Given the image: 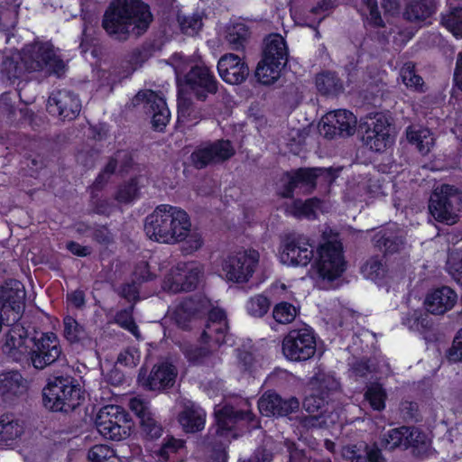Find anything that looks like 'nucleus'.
I'll use <instances>...</instances> for the list:
<instances>
[{
    "label": "nucleus",
    "instance_id": "nucleus-3",
    "mask_svg": "<svg viewBox=\"0 0 462 462\" xmlns=\"http://www.w3.org/2000/svg\"><path fill=\"white\" fill-rule=\"evenodd\" d=\"M191 226L189 215L171 205H160L144 221V232L153 241L176 244L184 241Z\"/></svg>",
    "mask_w": 462,
    "mask_h": 462
},
{
    "label": "nucleus",
    "instance_id": "nucleus-10",
    "mask_svg": "<svg viewBox=\"0 0 462 462\" xmlns=\"http://www.w3.org/2000/svg\"><path fill=\"white\" fill-rule=\"evenodd\" d=\"M33 346L30 352V365L42 370L59 360L62 350L58 337L53 333H42L32 338Z\"/></svg>",
    "mask_w": 462,
    "mask_h": 462
},
{
    "label": "nucleus",
    "instance_id": "nucleus-26",
    "mask_svg": "<svg viewBox=\"0 0 462 462\" xmlns=\"http://www.w3.org/2000/svg\"><path fill=\"white\" fill-rule=\"evenodd\" d=\"M457 294L449 287L443 286L430 293L425 300L426 310L433 315H443L457 301Z\"/></svg>",
    "mask_w": 462,
    "mask_h": 462
},
{
    "label": "nucleus",
    "instance_id": "nucleus-58",
    "mask_svg": "<svg viewBox=\"0 0 462 462\" xmlns=\"http://www.w3.org/2000/svg\"><path fill=\"white\" fill-rule=\"evenodd\" d=\"M447 268L449 274L462 283V252H452L448 258Z\"/></svg>",
    "mask_w": 462,
    "mask_h": 462
},
{
    "label": "nucleus",
    "instance_id": "nucleus-39",
    "mask_svg": "<svg viewBox=\"0 0 462 462\" xmlns=\"http://www.w3.org/2000/svg\"><path fill=\"white\" fill-rule=\"evenodd\" d=\"M285 64V61H265L262 60L257 65L255 75L261 83L264 85L272 84L279 78L280 72Z\"/></svg>",
    "mask_w": 462,
    "mask_h": 462
},
{
    "label": "nucleus",
    "instance_id": "nucleus-50",
    "mask_svg": "<svg viewBox=\"0 0 462 462\" xmlns=\"http://www.w3.org/2000/svg\"><path fill=\"white\" fill-rule=\"evenodd\" d=\"M385 134H377L373 131H365L362 141L370 150L381 152H383L392 143V137H385Z\"/></svg>",
    "mask_w": 462,
    "mask_h": 462
},
{
    "label": "nucleus",
    "instance_id": "nucleus-62",
    "mask_svg": "<svg viewBox=\"0 0 462 462\" xmlns=\"http://www.w3.org/2000/svg\"><path fill=\"white\" fill-rule=\"evenodd\" d=\"M400 413L404 421H418L420 418L417 402L403 401L400 404Z\"/></svg>",
    "mask_w": 462,
    "mask_h": 462
},
{
    "label": "nucleus",
    "instance_id": "nucleus-20",
    "mask_svg": "<svg viewBox=\"0 0 462 462\" xmlns=\"http://www.w3.org/2000/svg\"><path fill=\"white\" fill-rule=\"evenodd\" d=\"M314 176L313 168H299L287 171L282 177L283 187L281 196L292 198L296 189H300L303 193L312 192L317 187Z\"/></svg>",
    "mask_w": 462,
    "mask_h": 462
},
{
    "label": "nucleus",
    "instance_id": "nucleus-4",
    "mask_svg": "<svg viewBox=\"0 0 462 462\" xmlns=\"http://www.w3.org/2000/svg\"><path fill=\"white\" fill-rule=\"evenodd\" d=\"M82 400L79 384L71 376L55 377L42 390V404L51 411H73Z\"/></svg>",
    "mask_w": 462,
    "mask_h": 462
},
{
    "label": "nucleus",
    "instance_id": "nucleus-64",
    "mask_svg": "<svg viewBox=\"0 0 462 462\" xmlns=\"http://www.w3.org/2000/svg\"><path fill=\"white\" fill-rule=\"evenodd\" d=\"M447 357L451 362H462V328L455 336L452 346L447 351Z\"/></svg>",
    "mask_w": 462,
    "mask_h": 462
},
{
    "label": "nucleus",
    "instance_id": "nucleus-40",
    "mask_svg": "<svg viewBox=\"0 0 462 462\" xmlns=\"http://www.w3.org/2000/svg\"><path fill=\"white\" fill-rule=\"evenodd\" d=\"M204 117L201 110L196 106L192 100L182 95L178 97V119L181 122L197 124Z\"/></svg>",
    "mask_w": 462,
    "mask_h": 462
},
{
    "label": "nucleus",
    "instance_id": "nucleus-11",
    "mask_svg": "<svg viewBox=\"0 0 462 462\" xmlns=\"http://www.w3.org/2000/svg\"><path fill=\"white\" fill-rule=\"evenodd\" d=\"M143 106L146 114L152 116V127L162 130L170 120V111L165 100L150 89L140 90L128 104L129 107Z\"/></svg>",
    "mask_w": 462,
    "mask_h": 462
},
{
    "label": "nucleus",
    "instance_id": "nucleus-59",
    "mask_svg": "<svg viewBox=\"0 0 462 462\" xmlns=\"http://www.w3.org/2000/svg\"><path fill=\"white\" fill-rule=\"evenodd\" d=\"M128 158V153L124 151H118L115 156L111 157L106 165L104 171L97 176L96 181L101 183L106 181V178L112 175L117 167L119 162H123Z\"/></svg>",
    "mask_w": 462,
    "mask_h": 462
},
{
    "label": "nucleus",
    "instance_id": "nucleus-21",
    "mask_svg": "<svg viewBox=\"0 0 462 462\" xmlns=\"http://www.w3.org/2000/svg\"><path fill=\"white\" fill-rule=\"evenodd\" d=\"M300 402L295 397L283 399L272 392L265 393L258 401L260 412L264 416H287L299 410Z\"/></svg>",
    "mask_w": 462,
    "mask_h": 462
},
{
    "label": "nucleus",
    "instance_id": "nucleus-47",
    "mask_svg": "<svg viewBox=\"0 0 462 462\" xmlns=\"http://www.w3.org/2000/svg\"><path fill=\"white\" fill-rule=\"evenodd\" d=\"M27 332L24 330V328L15 326L8 332L5 341L10 343L13 347L14 346L22 352L23 356L27 357L28 363L30 364L31 348H29L25 344Z\"/></svg>",
    "mask_w": 462,
    "mask_h": 462
},
{
    "label": "nucleus",
    "instance_id": "nucleus-43",
    "mask_svg": "<svg viewBox=\"0 0 462 462\" xmlns=\"http://www.w3.org/2000/svg\"><path fill=\"white\" fill-rule=\"evenodd\" d=\"M361 272L367 279L377 281L383 279L387 268L383 257L372 256L361 267Z\"/></svg>",
    "mask_w": 462,
    "mask_h": 462
},
{
    "label": "nucleus",
    "instance_id": "nucleus-44",
    "mask_svg": "<svg viewBox=\"0 0 462 462\" xmlns=\"http://www.w3.org/2000/svg\"><path fill=\"white\" fill-rule=\"evenodd\" d=\"M249 37V31L244 23H236L226 29V40L233 50L244 48Z\"/></svg>",
    "mask_w": 462,
    "mask_h": 462
},
{
    "label": "nucleus",
    "instance_id": "nucleus-51",
    "mask_svg": "<svg viewBox=\"0 0 462 462\" xmlns=\"http://www.w3.org/2000/svg\"><path fill=\"white\" fill-rule=\"evenodd\" d=\"M17 7L10 3L0 5V31L9 32L14 29L17 23Z\"/></svg>",
    "mask_w": 462,
    "mask_h": 462
},
{
    "label": "nucleus",
    "instance_id": "nucleus-52",
    "mask_svg": "<svg viewBox=\"0 0 462 462\" xmlns=\"http://www.w3.org/2000/svg\"><path fill=\"white\" fill-rule=\"evenodd\" d=\"M89 462H117L115 451L106 445H95L88 452Z\"/></svg>",
    "mask_w": 462,
    "mask_h": 462
},
{
    "label": "nucleus",
    "instance_id": "nucleus-7",
    "mask_svg": "<svg viewBox=\"0 0 462 462\" xmlns=\"http://www.w3.org/2000/svg\"><path fill=\"white\" fill-rule=\"evenodd\" d=\"M95 423L98 432L106 439L119 441L130 436L131 420L120 406L102 407L97 414Z\"/></svg>",
    "mask_w": 462,
    "mask_h": 462
},
{
    "label": "nucleus",
    "instance_id": "nucleus-48",
    "mask_svg": "<svg viewBox=\"0 0 462 462\" xmlns=\"http://www.w3.org/2000/svg\"><path fill=\"white\" fill-rule=\"evenodd\" d=\"M407 430V426L390 430L381 439V446L389 450H394L395 448L403 449L404 435Z\"/></svg>",
    "mask_w": 462,
    "mask_h": 462
},
{
    "label": "nucleus",
    "instance_id": "nucleus-16",
    "mask_svg": "<svg viewBox=\"0 0 462 462\" xmlns=\"http://www.w3.org/2000/svg\"><path fill=\"white\" fill-rule=\"evenodd\" d=\"M356 117L350 111L336 110L328 113L322 118L319 133L328 139L350 136L356 132Z\"/></svg>",
    "mask_w": 462,
    "mask_h": 462
},
{
    "label": "nucleus",
    "instance_id": "nucleus-29",
    "mask_svg": "<svg viewBox=\"0 0 462 462\" xmlns=\"http://www.w3.org/2000/svg\"><path fill=\"white\" fill-rule=\"evenodd\" d=\"M22 374L17 371H9L0 374V397L8 404L14 401L24 392V383Z\"/></svg>",
    "mask_w": 462,
    "mask_h": 462
},
{
    "label": "nucleus",
    "instance_id": "nucleus-54",
    "mask_svg": "<svg viewBox=\"0 0 462 462\" xmlns=\"http://www.w3.org/2000/svg\"><path fill=\"white\" fill-rule=\"evenodd\" d=\"M296 308L289 303L282 301L277 304L273 311V319L281 324L291 323L296 317Z\"/></svg>",
    "mask_w": 462,
    "mask_h": 462
},
{
    "label": "nucleus",
    "instance_id": "nucleus-38",
    "mask_svg": "<svg viewBox=\"0 0 462 462\" xmlns=\"http://www.w3.org/2000/svg\"><path fill=\"white\" fill-rule=\"evenodd\" d=\"M321 200L310 198L306 200L296 199L287 207V212L296 218H316L317 210L320 208Z\"/></svg>",
    "mask_w": 462,
    "mask_h": 462
},
{
    "label": "nucleus",
    "instance_id": "nucleus-14",
    "mask_svg": "<svg viewBox=\"0 0 462 462\" xmlns=\"http://www.w3.org/2000/svg\"><path fill=\"white\" fill-rule=\"evenodd\" d=\"M235 154V149L228 140H217L213 143L198 146L190 155L192 164L197 169H203L209 164L227 161Z\"/></svg>",
    "mask_w": 462,
    "mask_h": 462
},
{
    "label": "nucleus",
    "instance_id": "nucleus-37",
    "mask_svg": "<svg viewBox=\"0 0 462 462\" xmlns=\"http://www.w3.org/2000/svg\"><path fill=\"white\" fill-rule=\"evenodd\" d=\"M406 135L409 143L414 144L423 155L427 154L434 145L433 134L428 128L410 126L407 128Z\"/></svg>",
    "mask_w": 462,
    "mask_h": 462
},
{
    "label": "nucleus",
    "instance_id": "nucleus-55",
    "mask_svg": "<svg viewBox=\"0 0 462 462\" xmlns=\"http://www.w3.org/2000/svg\"><path fill=\"white\" fill-rule=\"evenodd\" d=\"M178 22L181 32L190 36L197 34L202 27L201 18L199 15L186 16L179 14Z\"/></svg>",
    "mask_w": 462,
    "mask_h": 462
},
{
    "label": "nucleus",
    "instance_id": "nucleus-56",
    "mask_svg": "<svg viewBox=\"0 0 462 462\" xmlns=\"http://www.w3.org/2000/svg\"><path fill=\"white\" fill-rule=\"evenodd\" d=\"M133 306L129 308V310H123L118 311L116 314L115 321L117 323L120 327L127 329L130 331L134 337H139V330L138 327L136 326L133 316H132V310Z\"/></svg>",
    "mask_w": 462,
    "mask_h": 462
},
{
    "label": "nucleus",
    "instance_id": "nucleus-6",
    "mask_svg": "<svg viewBox=\"0 0 462 462\" xmlns=\"http://www.w3.org/2000/svg\"><path fill=\"white\" fill-rule=\"evenodd\" d=\"M343 246L338 240V234L329 230L328 240L318 248L316 267L323 280L333 281L345 271Z\"/></svg>",
    "mask_w": 462,
    "mask_h": 462
},
{
    "label": "nucleus",
    "instance_id": "nucleus-61",
    "mask_svg": "<svg viewBox=\"0 0 462 462\" xmlns=\"http://www.w3.org/2000/svg\"><path fill=\"white\" fill-rule=\"evenodd\" d=\"M316 185H330L338 176L340 168H313Z\"/></svg>",
    "mask_w": 462,
    "mask_h": 462
},
{
    "label": "nucleus",
    "instance_id": "nucleus-35",
    "mask_svg": "<svg viewBox=\"0 0 462 462\" xmlns=\"http://www.w3.org/2000/svg\"><path fill=\"white\" fill-rule=\"evenodd\" d=\"M265 61H285L288 51L284 39L279 34H271L264 40L263 59Z\"/></svg>",
    "mask_w": 462,
    "mask_h": 462
},
{
    "label": "nucleus",
    "instance_id": "nucleus-5",
    "mask_svg": "<svg viewBox=\"0 0 462 462\" xmlns=\"http://www.w3.org/2000/svg\"><path fill=\"white\" fill-rule=\"evenodd\" d=\"M429 209L437 221L447 225L456 224L462 211V191L454 186L443 184L430 197Z\"/></svg>",
    "mask_w": 462,
    "mask_h": 462
},
{
    "label": "nucleus",
    "instance_id": "nucleus-9",
    "mask_svg": "<svg viewBox=\"0 0 462 462\" xmlns=\"http://www.w3.org/2000/svg\"><path fill=\"white\" fill-rule=\"evenodd\" d=\"M315 352V337L307 328L291 330L282 340V353L291 361H306Z\"/></svg>",
    "mask_w": 462,
    "mask_h": 462
},
{
    "label": "nucleus",
    "instance_id": "nucleus-53",
    "mask_svg": "<svg viewBox=\"0 0 462 462\" xmlns=\"http://www.w3.org/2000/svg\"><path fill=\"white\" fill-rule=\"evenodd\" d=\"M365 396L374 410L381 411L384 409L386 393L384 392L381 384H370L367 387Z\"/></svg>",
    "mask_w": 462,
    "mask_h": 462
},
{
    "label": "nucleus",
    "instance_id": "nucleus-27",
    "mask_svg": "<svg viewBox=\"0 0 462 462\" xmlns=\"http://www.w3.org/2000/svg\"><path fill=\"white\" fill-rule=\"evenodd\" d=\"M227 330L226 314L222 310L214 309L208 313V319L201 334L204 342L214 341L217 345L225 342Z\"/></svg>",
    "mask_w": 462,
    "mask_h": 462
},
{
    "label": "nucleus",
    "instance_id": "nucleus-18",
    "mask_svg": "<svg viewBox=\"0 0 462 462\" xmlns=\"http://www.w3.org/2000/svg\"><path fill=\"white\" fill-rule=\"evenodd\" d=\"M186 84L199 101H205L208 94H216L217 83L209 69L194 66L185 76Z\"/></svg>",
    "mask_w": 462,
    "mask_h": 462
},
{
    "label": "nucleus",
    "instance_id": "nucleus-25",
    "mask_svg": "<svg viewBox=\"0 0 462 462\" xmlns=\"http://www.w3.org/2000/svg\"><path fill=\"white\" fill-rule=\"evenodd\" d=\"M181 411L178 420L187 433H195L204 429L206 412L202 408L190 400L180 402Z\"/></svg>",
    "mask_w": 462,
    "mask_h": 462
},
{
    "label": "nucleus",
    "instance_id": "nucleus-28",
    "mask_svg": "<svg viewBox=\"0 0 462 462\" xmlns=\"http://www.w3.org/2000/svg\"><path fill=\"white\" fill-rule=\"evenodd\" d=\"M25 291L22 282L10 281L0 287V306L10 309L17 314L24 305Z\"/></svg>",
    "mask_w": 462,
    "mask_h": 462
},
{
    "label": "nucleus",
    "instance_id": "nucleus-22",
    "mask_svg": "<svg viewBox=\"0 0 462 462\" xmlns=\"http://www.w3.org/2000/svg\"><path fill=\"white\" fill-rule=\"evenodd\" d=\"M219 76L232 85L243 83L249 75L247 64L236 54L226 53L217 62Z\"/></svg>",
    "mask_w": 462,
    "mask_h": 462
},
{
    "label": "nucleus",
    "instance_id": "nucleus-32",
    "mask_svg": "<svg viewBox=\"0 0 462 462\" xmlns=\"http://www.w3.org/2000/svg\"><path fill=\"white\" fill-rule=\"evenodd\" d=\"M436 11L434 0H406L403 18L410 23H421Z\"/></svg>",
    "mask_w": 462,
    "mask_h": 462
},
{
    "label": "nucleus",
    "instance_id": "nucleus-41",
    "mask_svg": "<svg viewBox=\"0 0 462 462\" xmlns=\"http://www.w3.org/2000/svg\"><path fill=\"white\" fill-rule=\"evenodd\" d=\"M63 326V335L70 344L83 343L88 339L86 329L74 318L70 316L64 318Z\"/></svg>",
    "mask_w": 462,
    "mask_h": 462
},
{
    "label": "nucleus",
    "instance_id": "nucleus-2",
    "mask_svg": "<svg viewBox=\"0 0 462 462\" xmlns=\"http://www.w3.org/2000/svg\"><path fill=\"white\" fill-rule=\"evenodd\" d=\"M339 383L331 375L319 374L310 382V393L303 401V408L309 413L319 412L303 418L306 428H328L337 420L332 396L338 391Z\"/></svg>",
    "mask_w": 462,
    "mask_h": 462
},
{
    "label": "nucleus",
    "instance_id": "nucleus-49",
    "mask_svg": "<svg viewBox=\"0 0 462 462\" xmlns=\"http://www.w3.org/2000/svg\"><path fill=\"white\" fill-rule=\"evenodd\" d=\"M139 189L138 179L133 178L118 187L115 199L120 203H131L139 197Z\"/></svg>",
    "mask_w": 462,
    "mask_h": 462
},
{
    "label": "nucleus",
    "instance_id": "nucleus-13",
    "mask_svg": "<svg viewBox=\"0 0 462 462\" xmlns=\"http://www.w3.org/2000/svg\"><path fill=\"white\" fill-rule=\"evenodd\" d=\"M22 60L25 69L29 71L46 69L59 77L65 71L64 61L57 56L53 48L47 43L34 46L32 53L24 54Z\"/></svg>",
    "mask_w": 462,
    "mask_h": 462
},
{
    "label": "nucleus",
    "instance_id": "nucleus-57",
    "mask_svg": "<svg viewBox=\"0 0 462 462\" xmlns=\"http://www.w3.org/2000/svg\"><path fill=\"white\" fill-rule=\"evenodd\" d=\"M270 300L263 295H256L250 299L247 304L248 312L254 317H263L269 310Z\"/></svg>",
    "mask_w": 462,
    "mask_h": 462
},
{
    "label": "nucleus",
    "instance_id": "nucleus-8",
    "mask_svg": "<svg viewBox=\"0 0 462 462\" xmlns=\"http://www.w3.org/2000/svg\"><path fill=\"white\" fill-rule=\"evenodd\" d=\"M202 273V267L196 263H180L165 275L162 288L172 293L190 291L199 284Z\"/></svg>",
    "mask_w": 462,
    "mask_h": 462
},
{
    "label": "nucleus",
    "instance_id": "nucleus-34",
    "mask_svg": "<svg viewBox=\"0 0 462 462\" xmlns=\"http://www.w3.org/2000/svg\"><path fill=\"white\" fill-rule=\"evenodd\" d=\"M404 435L403 449H411L413 456L422 457L428 455L430 448V441L427 435L416 427H408Z\"/></svg>",
    "mask_w": 462,
    "mask_h": 462
},
{
    "label": "nucleus",
    "instance_id": "nucleus-24",
    "mask_svg": "<svg viewBox=\"0 0 462 462\" xmlns=\"http://www.w3.org/2000/svg\"><path fill=\"white\" fill-rule=\"evenodd\" d=\"M372 242L383 255L393 254L404 248L405 233L396 226H388L376 232Z\"/></svg>",
    "mask_w": 462,
    "mask_h": 462
},
{
    "label": "nucleus",
    "instance_id": "nucleus-19",
    "mask_svg": "<svg viewBox=\"0 0 462 462\" xmlns=\"http://www.w3.org/2000/svg\"><path fill=\"white\" fill-rule=\"evenodd\" d=\"M177 376V370L174 365L169 363H161L155 365L150 374L146 376V372L140 370L138 382L152 391H162L173 386Z\"/></svg>",
    "mask_w": 462,
    "mask_h": 462
},
{
    "label": "nucleus",
    "instance_id": "nucleus-45",
    "mask_svg": "<svg viewBox=\"0 0 462 462\" xmlns=\"http://www.w3.org/2000/svg\"><path fill=\"white\" fill-rule=\"evenodd\" d=\"M441 24L457 37H462V6L451 7L441 15Z\"/></svg>",
    "mask_w": 462,
    "mask_h": 462
},
{
    "label": "nucleus",
    "instance_id": "nucleus-63",
    "mask_svg": "<svg viewBox=\"0 0 462 462\" xmlns=\"http://www.w3.org/2000/svg\"><path fill=\"white\" fill-rule=\"evenodd\" d=\"M139 287L137 281L133 280L131 282L123 283L116 292L129 302H136L140 299Z\"/></svg>",
    "mask_w": 462,
    "mask_h": 462
},
{
    "label": "nucleus",
    "instance_id": "nucleus-12",
    "mask_svg": "<svg viewBox=\"0 0 462 462\" xmlns=\"http://www.w3.org/2000/svg\"><path fill=\"white\" fill-rule=\"evenodd\" d=\"M259 261L257 251L239 252L228 255L222 263V271L228 281L245 282L254 273Z\"/></svg>",
    "mask_w": 462,
    "mask_h": 462
},
{
    "label": "nucleus",
    "instance_id": "nucleus-15",
    "mask_svg": "<svg viewBox=\"0 0 462 462\" xmlns=\"http://www.w3.org/2000/svg\"><path fill=\"white\" fill-rule=\"evenodd\" d=\"M313 256V248L304 236L289 235L283 239L280 252V259L282 263L292 266H307Z\"/></svg>",
    "mask_w": 462,
    "mask_h": 462
},
{
    "label": "nucleus",
    "instance_id": "nucleus-30",
    "mask_svg": "<svg viewBox=\"0 0 462 462\" xmlns=\"http://www.w3.org/2000/svg\"><path fill=\"white\" fill-rule=\"evenodd\" d=\"M199 302L194 299H185L171 311V319L181 329L188 330L199 314Z\"/></svg>",
    "mask_w": 462,
    "mask_h": 462
},
{
    "label": "nucleus",
    "instance_id": "nucleus-17",
    "mask_svg": "<svg viewBox=\"0 0 462 462\" xmlns=\"http://www.w3.org/2000/svg\"><path fill=\"white\" fill-rule=\"evenodd\" d=\"M47 109L49 113L57 116L62 121H71L79 115L81 103L75 93L61 89L49 97Z\"/></svg>",
    "mask_w": 462,
    "mask_h": 462
},
{
    "label": "nucleus",
    "instance_id": "nucleus-36",
    "mask_svg": "<svg viewBox=\"0 0 462 462\" xmlns=\"http://www.w3.org/2000/svg\"><path fill=\"white\" fill-rule=\"evenodd\" d=\"M315 82L318 91L323 96H337L344 90L343 82L335 72H320Z\"/></svg>",
    "mask_w": 462,
    "mask_h": 462
},
{
    "label": "nucleus",
    "instance_id": "nucleus-33",
    "mask_svg": "<svg viewBox=\"0 0 462 462\" xmlns=\"http://www.w3.org/2000/svg\"><path fill=\"white\" fill-rule=\"evenodd\" d=\"M23 433V423L15 419L13 414L0 416V445H14Z\"/></svg>",
    "mask_w": 462,
    "mask_h": 462
},
{
    "label": "nucleus",
    "instance_id": "nucleus-42",
    "mask_svg": "<svg viewBox=\"0 0 462 462\" xmlns=\"http://www.w3.org/2000/svg\"><path fill=\"white\" fill-rule=\"evenodd\" d=\"M180 349L188 361L194 365L204 364L212 356V352L208 346L183 343L180 345Z\"/></svg>",
    "mask_w": 462,
    "mask_h": 462
},
{
    "label": "nucleus",
    "instance_id": "nucleus-23",
    "mask_svg": "<svg viewBox=\"0 0 462 462\" xmlns=\"http://www.w3.org/2000/svg\"><path fill=\"white\" fill-rule=\"evenodd\" d=\"M129 407L139 419L142 435L148 440L159 439L163 429L152 416L147 402L138 398H132Z\"/></svg>",
    "mask_w": 462,
    "mask_h": 462
},
{
    "label": "nucleus",
    "instance_id": "nucleus-60",
    "mask_svg": "<svg viewBox=\"0 0 462 462\" xmlns=\"http://www.w3.org/2000/svg\"><path fill=\"white\" fill-rule=\"evenodd\" d=\"M92 239L103 246H108L115 241L114 235L105 225H95L92 227Z\"/></svg>",
    "mask_w": 462,
    "mask_h": 462
},
{
    "label": "nucleus",
    "instance_id": "nucleus-46",
    "mask_svg": "<svg viewBox=\"0 0 462 462\" xmlns=\"http://www.w3.org/2000/svg\"><path fill=\"white\" fill-rule=\"evenodd\" d=\"M201 445L209 462H226L225 448L214 436H207Z\"/></svg>",
    "mask_w": 462,
    "mask_h": 462
},
{
    "label": "nucleus",
    "instance_id": "nucleus-31",
    "mask_svg": "<svg viewBox=\"0 0 462 462\" xmlns=\"http://www.w3.org/2000/svg\"><path fill=\"white\" fill-rule=\"evenodd\" d=\"M215 413L217 422L216 435L218 436H223L226 432L231 430L235 423L238 420H251L253 419V413L251 411L236 410L230 405H225L221 409L216 411Z\"/></svg>",
    "mask_w": 462,
    "mask_h": 462
},
{
    "label": "nucleus",
    "instance_id": "nucleus-1",
    "mask_svg": "<svg viewBox=\"0 0 462 462\" xmlns=\"http://www.w3.org/2000/svg\"><path fill=\"white\" fill-rule=\"evenodd\" d=\"M152 20L149 8L140 0H115L104 14L102 27L118 41L140 36Z\"/></svg>",
    "mask_w": 462,
    "mask_h": 462
}]
</instances>
